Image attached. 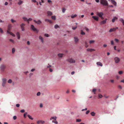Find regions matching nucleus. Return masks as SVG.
<instances>
[{
    "label": "nucleus",
    "mask_w": 124,
    "mask_h": 124,
    "mask_svg": "<svg viewBox=\"0 0 124 124\" xmlns=\"http://www.w3.org/2000/svg\"><path fill=\"white\" fill-rule=\"evenodd\" d=\"M110 81L112 83H113L114 82V80H111Z\"/></svg>",
    "instance_id": "680f3d73"
},
{
    "label": "nucleus",
    "mask_w": 124,
    "mask_h": 124,
    "mask_svg": "<svg viewBox=\"0 0 124 124\" xmlns=\"http://www.w3.org/2000/svg\"><path fill=\"white\" fill-rule=\"evenodd\" d=\"M81 120L80 119H77L76 120V122H81Z\"/></svg>",
    "instance_id": "e433bc0d"
},
{
    "label": "nucleus",
    "mask_w": 124,
    "mask_h": 124,
    "mask_svg": "<svg viewBox=\"0 0 124 124\" xmlns=\"http://www.w3.org/2000/svg\"><path fill=\"white\" fill-rule=\"evenodd\" d=\"M81 34L82 35H84L85 34L82 30H81Z\"/></svg>",
    "instance_id": "c9c22d12"
},
{
    "label": "nucleus",
    "mask_w": 124,
    "mask_h": 124,
    "mask_svg": "<svg viewBox=\"0 0 124 124\" xmlns=\"http://www.w3.org/2000/svg\"><path fill=\"white\" fill-rule=\"evenodd\" d=\"M27 44L28 45H29L30 44V42H29V41H28L27 42Z\"/></svg>",
    "instance_id": "338daca9"
},
{
    "label": "nucleus",
    "mask_w": 124,
    "mask_h": 124,
    "mask_svg": "<svg viewBox=\"0 0 124 124\" xmlns=\"http://www.w3.org/2000/svg\"><path fill=\"white\" fill-rule=\"evenodd\" d=\"M96 64H97V65L100 66L101 67H102V64L100 62H96Z\"/></svg>",
    "instance_id": "aec40b11"
},
{
    "label": "nucleus",
    "mask_w": 124,
    "mask_h": 124,
    "mask_svg": "<svg viewBox=\"0 0 124 124\" xmlns=\"http://www.w3.org/2000/svg\"><path fill=\"white\" fill-rule=\"evenodd\" d=\"M65 9L64 8H62V12L63 13H64L65 12Z\"/></svg>",
    "instance_id": "864d4df0"
},
{
    "label": "nucleus",
    "mask_w": 124,
    "mask_h": 124,
    "mask_svg": "<svg viewBox=\"0 0 124 124\" xmlns=\"http://www.w3.org/2000/svg\"><path fill=\"white\" fill-rule=\"evenodd\" d=\"M39 39L42 42V43H43V38L41 36H39Z\"/></svg>",
    "instance_id": "5701e85b"
},
{
    "label": "nucleus",
    "mask_w": 124,
    "mask_h": 124,
    "mask_svg": "<svg viewBox=\"0 0 124 124\" xmlns=\"http://www.w3.org/2000/svg\"><path fill=\"white\" fill-rule=\"evenodd\" d=\"M49 71L51 72H52L53 71V70L52 69L50 68Z\"/></svg>",
    "instance_id": "e2e57ef3"
},
{
    "label": "nucleus",
    "mask_w": 124,
    "mask_h": 124,
    "mask_svg": "<svg viewBox=\"0 0 124 124\" xmlns=\"http://www.w3.org/2000/svg\"><path fill=\"white\" fill-rule=\"evenodd\" d=\"M56 116L52 117L50 118V120H51L52 119H54L55 120H56Z\"/></svg>",
    "instance_id": "a878e982"
},
{
    "label": "nucleus",
    "mask_w": 124,
    "mask_h": 124,
    "mask_svg": "<svg viewBox=\"0 0 124 124\" xmlns=\"http://www.w3.org/2000/svg\"><path fill=\"white\" fill-rule=\"evenodd\" d=\"M94 42L95 41L94 40H90V41H89V43H90V44L93 43H94Z\"/></svg>",
    "instance_id": "cd10ccee"
},
{
    "label": "nucleus",
    "mask_w": 124,
    "mask_h": 124,
    "mask_svg": "<svg viewBox=\"0 0 124 124\" xmlns=\"http://www.w3.org/2000/svg\"><path fill=\"white\" fill-rule=\"evenodd\" d=\"M3 32L2 31V29L1 28H0V32L1 33H2Z\"/></svg>",
    "instance_id": "0e129e2a"
},
{
    "label": "nucleus",
    "mask_w": 124,
    "mask_h": 124,
    "mask_svg": "<svg viewBox=\"0 0 124 124\" xmlns=\"http://www.w3.org/2000/svg\"><path fill=\"white\" fill-rule=\"evenodd\" d=\"M87 110V108H86L85 109H83L82 110V111H83L84 110Z\"/></svg>",
    "instance_id": "052dcab7"
},
{
    "label": "nucleus",
    "mask_w": 124,
    "mask_h": 124,
    "mask_svg": "<svg viewBox=\"0 0 124 124\" xmlns=\"http://www.w3.org/2000/svg\"><path fill=\"white\" fill-rule=\"evenodd\" d=\"M76 28H77V26H76V27H72V29L73 30H75L76 29Z\"/></svg>",
    "instance_id": "de8ad7c7"
},
{
    "label": "nucleus",
    "mask_w": 124,
    "mask_h": 124,
    "mask_svg": "<svg viewBox=\"0 0 124 124\" xmlns=\"http://www.w3.org/2000/svg\"><path fill=\"white\" fill-rule=\"evenodd\" d=\"M100 3L104 6H108V2L106 0H100Z\"/></svg>",
    "instance_id": "f03ea898"
},
{
    "label": "nucleus",
    "mask_w": 124,
    "mask_h": 124,
    "mask_svg": "<svg viewBox=\"0 0 124 124\" xmlns=\"http://www.w3.org/2000/svg\"><path fill=\"white\" fill-rule=\"evenodd\" d=\"M87 51H88L92 52L95 51V50L92 48H88V49H87Z\"/></svg>",
    "instance_id": "dca6fc26"
},
{
    "label": "nucleus",
    "mask_w": 124,
    "mask_h": 124,
    "mask_svg": "<svg viewBox=\"0 0 124 124\" xmlns=\"http://www.w3.org/2000/svg\"><path fill=\"white\" fill-rule=\"evenodd\" d=\"M92 18L97 21L99 20V17L97 16H92Z\"/></svg>",
    "instance_id": "9b49d317"
},
{
    "label": "nucleus",
    "mask_w": 124,
    "mask_h": 124,
    "mask_svg": "<svg viewBox=\"0 0 124 124\" xmlns=\"http://www.w3.org/2000/svg\"><path fill=\"white\" fill-rule=\"evenodd\" d=\"M9 41H10L13 43H14V40H13L12 39H10V40H9Z\"/></svg>",
    "instance_id": "49530a36"
},
{
    "label": "nucleus",
    "mask_w": 124,
    "mask_h": 124,
    "mask_svg": "<svg viewBox=\"0 0 124 124\" xmlns=\"http://www.w3.org/2000/svg\"><path fill=\"white\" fill-rule=\"evenodd\" d=\"M91 115L92 116H94L95 115V113L94 112H92L91 113Z\"/></svg>",
    "instance_id": "7c9ffc66"
},
{
    "label": "nucleus",
    "mask_w": 124,
    "mask_h": 124,
    "mask_svg": "<svg viewBox=\"0 0 124 124\" xmlns=\"http://www.w3.org/2000/svg\"><path fill=\"white\" fill-rule=\"evenodd\" d=\"M66 61L70 63H74L75 62V60L72 58H69Z\"/></svg>",
    "instance_id": "7ed1b4c3"
},
{
    "label": "nucleus",
    "mask_w": 124,
    "mask_h": 124,
    "mask_svg": "<svg viewBox=\"0 0 124 124\" xmlns=\"http://www.w3.org/2000/svg\"><path fill=\"white\" fill-rule=\"evenodd\" d=\"M118 73L120 75L122 74V73H123V72H122V71H118Z\"/></svg>",
    "instance_id": "79ce46f5"
},
{
    "label": "nucleus",
    "mask_w": 124,
    "mask_h": 124,
    "mask_svg": "<svg viewBox=\"0 0 124 124\" xmlns=\"http://www.w3.org/2000/svg\"><path fill=\"white\" fill-rule=\"evenodd\" d=\"M15 49L14 48H12V53L14 54V53L15 52Z\"/></svg>",
    "instance_id": "4c0bfd02"
},
{
    "label": "nucleus",
    "mask_w": 124,
    "mask_h": 124,
    "mask_svg": "<svg viewBox=\"0 0 124 124\" xmlns=\"http://www.w3.org/2000/svg\"><path fill=\"white\" fill-rule=\"evenodd\" d=\"M118 88H119L120 89H121L122 88L121 86V85H118Z\"/></svg>",
    "instance_id": "8fccbe9b"
},
{
    "label": "nucleus",
    "mask_w": 124,
    "mask_h": 124,
    "mask_svg": "<svg viewBox=\"0 0 124 124\" xmlns=\"http://www.w3.org/2000/svg\"><path fill=\"white\" fill-rule=\"evenodd\" d=\"M117 18L116 17H114V18L112 19V22L113 23H114L115 21V20H116L117 19Z\"/></svg>",
    "instance_id": "a211bd4d"
},
{
    "label": "nucleus",
    "mask_w": 124,
    "mask_h": 124,
    "mask_svg": "<svg viewBox=\"0 0 124 124\" xmlns=\"http://www.w3.org/2000/svg\"><path fill=\"white\" fill-rule=\"evenodd\" d=\"M120 21L123 23V25H124V20L122 18H120Z\"/></svg>",
    "instance_id": "412c9836"
},
{
    "label": "nucleus",
    "mask_w": 124,
    "mask_h": 124,
    "mask_svg": "<svg viewBox=\"0 0 124 124\" xmlns=\"http://www.w3.org/2000/svg\"><path fill=\"white\" fill-rule=\"evenodd\" d=\"M23 3V1L21 0H19L18 1V2H17L18 4L20 5L22 4Z\"/></svg>",
    "instance_id": "6ab92c4d"
},
{
    "label": "nucleus",
    "mask_w": 124,
    "mask_h": 124,
    "mask_svg": "<svg viewBox=\"0 0 124 124\" xmlns=\"http://www.w3.org/2000/svg\"><path fill=\"white\" fill-rule=\"evenodd\" d=\"M52 122L56 124H58V122L56 120H53Z\"/></svg>",
    "instance_id": "473e14b6"
},
{
    "label": "nucleus",
    "mask_w": 124,
    "mask_h": 124,
    "mask_svg": "<svg viewBox=\"0 0 124 124\" xmlns=\"http://www.w3.org/2000/svg\"><path fill=\"white\" fill-rule=\"evenodd\" d=\"M33 21H34L35 23L38 24H40L41 23V22L40 20H39L37 21H36L35 20H33Z\"/></svg>",
    "instance_id": "ddd939ff"
},
{
    "label": "nucleus",
    "mask_w": 124,
    "mask_h": 124,
    "mask_svg": "<svg viewBox=\"0 0 124 124\" xmlns=\"http://www.w3.org/2000/svg\"><path fill=\"white\" fill-rule=\"evenodd\" d=\"M47 14L48 16H51L52 15V13L49 11H48L47 12Z\"/></svg>",
    "instance_id": "393cba45"
},
{
    "label": "nucleus",
    "mask_w": 124,
    "mask_h": 124,
    "mask_svg": "<svg viewBox=\"0 0 124 124\" xmlns=\"http://www.w3.org/2000/svg\"><path fill=\"white\" fill-rule=\"evenodd\" d=\"M40 94V92H38V93H37V95L38 96H39Z\"/></svg>",
    "instance_id": "603ef678"
},
{
    "label": "nucleus",
    "mask_w": 124,
    "mask_h": 124,
    "mask_svg": "<svg viewBox=\"0 0 124 124\" xmlns=\"http://www.w3.org/2000/svg\"><path fill=\"white\" fill-rule=\"evenodd\" d=\"M97 15L99 17H101V19H103V18L102 17V16L103 15V13H102V12H97Z\"/></svg>",
    "instance_id": "39448f33"
},
{
    "label": "nucleus",
    "mask_w": 124,
    "mask_h": 124,
    "mask_svg": "<svg viewBox=\"0 0 124 124\" xmlns=\"http://www.w3.org/2000/svg\"><path fill=\"white\" fill-rule=\"evenodd\" d=\"M111 2L112 4L114 5L115 6H116V3L115 2V1L114 0H111Z\"/></svg>",
    "instance_id": "4468645a"
},
{
    "label": "nucleus",
    "mask_w": 124,
    "mask_h": 124,
    "mask_svg": "<svg viewBox=\"0 0 124 124\" xmlns=\"http://www.w3.org/2000/svg\"><path fill=\"white\" fill-rule=\"evenodd\" d=\"M118 29V27H116V28H111L109 30V32H112L115 31H116V30Z\"/></svg>",
    "instance_id": "423d86ee"
},
{
    "label": "nucleus",
    "mask_w": 124,
    "mask_h": 124,
    "mask_svg": "<svg viewBox=\"0 0 124 124\" xmlns=\"http://www.w3.org/2000/svg\"><path fill=\"white\" fill-rule=\"evenodd\" d=\"M28 116V117H29V118H30V119L32 120H33V118L32 117H31V116H30L29 115H27Z\"/></svg>",
    "instance_id": "72a5a7b5"
},
{
    "label": "nucleus",
    "mask_w": 124,
    "mask_h": 124,
    "mask_svg": "<svg viewBox=\"0 0 124 124\" xmlns=\"http://www.w3.org/2000/svg\"><path fill=\"white\" fill-rule=\"evenodd\" d=\"M63 55V54H58V56L59 57L61 58L62 57Z\"/></svg>",
    "instance_id": "bb28decb"
},
{
    "label": "nucleus",
    "mask_w": 124,
    "mask_h": 124,
    "mask_svg": "<svg viewBox=\"0 0 124 124\" xmlns=\"http://www.w3.org/2000/svg\"><path fill=\"white\" fill-rule=\"evenodd\" d=\"M114 40L117 43L118 42H119V40L117 39H114Z\"/></svg>",
    "instance_id": "a18cd8bd"
},
{
    "label": "nucleus",
    "mask_w": 124,
    "mask_h": 124,
    "mask_svg": "<svg viewBox=\"0 0 124 124\" xmlns=\"http://www.w3.org/2000/svg\"><path fill=\"white\" fill-rule=\"evenodd\" d=\"M44 123V121L40 120L39 121H38L37 122V123L38 124H43Z\"/></svg>",
    "instance_id": "2eb2a0df"
},
{
    "label": "nucleus",
    "mask_w": 124,
    "mask_h": 124,
    "mask_svg": "<svg viewBox=\"0 0 124 124\" xmlns=\"http://www.w3.org/2000/svg\"><path fill=\"white\" fill-rule=\"evenodd\" d=\"M111 45H114V42L113 41V40H112L111 41Z\"/></svg>",
    "instance_id": "6e6d98bb"
},
{
    "label": "nucleus",
    "mask_w": 124,
    "mask_h": 124,
    "mask_svg": "<svg viewBox=\"0 0 124 124\" xmlns=\"http://www.w3.org/2000/svg\"><path fill=\"white\" fill-rule=\"evenodd\" d=\"M107 20V19L106 18L105 19V20L101 21V22H100V24L102 25L105 24Z\"/></svg>",
    "instance_id": "f8f14e48"
},
{
    "label": "nucleus",
    "mask_w": 124,
    "mask_h": 124,
    "mask_svg": "<svg viewBox=\"0 0 124 124\" xmlns=\"http://www.w3.org/2000/svg\"><path fill=\"white\" fill-rule=\"evenodd\" d=\"M16 106L17 107H19V104H16Z\"/></svg>",
    "instance_id": "bf43d9fd"
},
{
    "label": "nucleus",
    "mask_w": 124,
    "mask_h": 124,
    "mask_svg": "<svg viewBox=\"0 0 124 124\" xmlns=\"http://www.w3.org/2000/svg\"><path fill=\"white\" fill-rule=\"evenodd\" d=\"M116 79H118L119 78V76H116Z\"/></svg>",
    "instance_id": "5fc2aeb1"
},
{
    "label": "nucleus",
    "mask_w": 124,
    "mask_h": 124,
    "mask_svg": "<svg viewBox=\"0 0 124 124\" xmlns=\"http://www.w3.org/2000/svg\"><path fill=\"white\" fill-rule=\"evenodd\" d=\"M31 29H32V30L34 31H36L37 32L38 31V30L34 27V26L33 25H31Z\"/></svg>",
    "instance_id": "20e7f679"
},
{
    "label": "nucleus",
    "mask_w": 124,
    "mask_h": 124,
    "mask_svg": "<svg viewBox=\"0 0 124 124\" xmlns=\"http://www.w3.org/2000/svg\"><path fill=\"white\" fill-rule=\"evenodd\" d=\"M12 82V80L11 79H9L8 81V83H11Z\"/></svg>",
    "instance_id": "37998d69"
},
{
    "label": "nucleus",
    "mask_w": 124,
    "mask_h": 124,
    "mask_svg": "<svg viewBox=\"0 0 124 124\" xmlns=\"http://www.w3.org/2000/svg\"><path fill=\"white\" fill-rule=\"evenodd\" d=\"M13 119L14 120H15L16 119V116H13Z\"/></svg>",
    "instance_id": "3c124183"
},
{
    "label": "nucleus",
    "mask_w": 124,
    "mask_h": 124,
    "mask_svg": "<svg viewBox=\"0 0 124 124\" xmlns=\"http://www.w3.org/2000/svg\"><path fill=\"white\" fill-rule=\"evenodd\" d=\"M90 111L89 110H88L86 112V114H88L89 113Z\"/></svg>",
    "instance_id": "13d9d810"
},
{
    "label": "nucleus",
    "mask_w": 124,
    "mask_h": 124,
    "mask_svg": "<svg viewBox=\"0 0 124 124\" xmlns=\"http://www.w3.org/2000/svg\"><path fill=\"white\" fill-rule=\"evenodd\" d=\"M25 26V24L23 23H22L20 25V27L21 28V30L22 31H24V26Z\"/></svg>",
    "instance_id": "9d476101"
},
{
    "label": "nucleus",
    "mask_w": 124,
    "mask_h": 124,
    "mask_svg": "<svg viewBox=\"0 0 124 124\" xmlns=\"http://www.w3.org/2000/svg\"><path fill=\"white\" fill-rule=\"evenodd\" d=\"M2 82H3V83H2V86L4 87L6 82V79L5 78L2 79Z\"/></svg>",
    "instance_id": "0eeeda50"
},
{
    "label": "nucleus",
    "mask_w": 124,
    "mask_h": 124,
    "mask_svg": "<svg viewBox=\"0 0 124 124\" xmlns=\"http://www.w3.org/2000/svg\"><path fill=\"white\" fill-rule=\"evenodd\" d=\"M74 39L75 42L76 43H77L78 42V40H79V39L77 37H74Z\"/></svg>",
    "instance_id": "f3484780"
},
{
    "label": "nucleus",
    "mask_w": 124,
    "mask_h": 124,
    "mask_svg": "<svg viewBox=\"0 0 124 124\" xmlns=\"http://www.w3.org/2000/svg\"><path fill=\"white\" fill-rule=\"evenodd\" d=\"M44 36L46 37H49V35H48V34L46 33L45 34Z\"/></svg>",
    "instance_id": "c03bdc74"
},
{
    "label": "nucleus",
    "mask_w": 124,
    "mask_h": 124,
    "mask_svg": "<svg viewBox=\"0 0 124 124\" xmlns=\"http://www.w3.org/2000/svg\"><path fill=\"white\" fill-rule=\"evenodd\" d=\"M24 109L22 110H20V112L21 113H23L24 112Z\"/></svg>",
    "instance_id": "4d7b16f0"
},
{
    "label": "nucleus",
    "mask_w": 124,
    "mask_h": 124,
    "mask_svg": "<svg viewBox=\"0 0 124 124\" xmlns=\"http://www.w3.org/2000/svg\"><path fill=\"white\" fill-rule=\"evenodd\" d=\"M107 46V45L106 44H104L103 45V46L104 47H106Z\"/></svg>",
    "instance_id": "69168bd1"
},
{
    "label": "nucleus",
    "mask_w": 124,
    "mask_h": 124,
    "mask_svg": "<svg viewBox=\"0 0 124 124\" xmlns=\"http://www.w3.org/2000/svg\"><path fill=\"white\" fill-rule=\"evenodd\" d=\"M6 68V66L4 64H2L1 65L0 69L1 71H3Z\"/></svg>",
    "instance_id": "1a4fd4ad"
},
{
    "label": "nucleus",
    "mask_w": 124,
    "mask_h": 124,
    "mask_svg": "<svg viewBox=\"0 0 124 124\" xmlns=\"http://www.w3.org/2000/svg\"><path fill=\"white\" fill-rule=\"evenodd\" d=\"M121 82H122L123 83H124V79L121 81Z\"/></svg>",
    "instance_id": "774afa93"
},
{
    "label": "nucleus",
    "mask_w": 124,
    "mask_h": 124,
    "mask_svg": "<svg viewBox=\"0 0 124 124\" xmlns=\"http://www.w3.org/2000/svg\"><path fill=\"white\" fill-rule=\"evenodd\" d=\"M77 16V15L76 14H75L74 15H72L71 16V18H73L75 17H76V16Z\"/></svg>",
    "instance_id": "c756f323"
},
{
    "label": "nucleus",
    "mask_w": 124,
    "mask_h": 124,
    "mask_svg": "<svg viewBox=\"0 0 124 124\" xmlns=\"http://www.w3.org/2000/svg\"><path fill=\"white\" fill-rule=\"evenodd\" d=\"M23 21H28V19L26 17H23Z\"/></svg>",
    "instance_id": "c85d7f7f"
},
{
    "label": "nucleus",
    "mask_w": 124,
    "mask_h": 124,
    "mask_svg": "<svg viewBox=\"0 0 124 124\" xmlns=\"http://www.w3.org/2000/svg\"><path fill=\"white\" fill-rule=\"evenodd\" d=\"M52 19L54 20H55L56 18H55V16H52Z\"/></svg>",
    "instance_id": "f704fd0d"
},
{
    "label": "nucleus",
    "mask_w": 124,
    "mask_h": 124,
    "mask_svg": "<svg viewBox=\"0 0 124 124\" xmlns=\"http://www.w3.org/2000/svg\"><path fill=\"white\" fill-rule=\"evenodd\" d=\"M11 24H9L8 25V30L7 31V33L10 34L12 35L13 36L15 37V34L12 33L11 32L9 31L11 30Z\"/></svg>",
    "instance_id": "f257e3e1"
},
{
    "label": "nucleus",
    "mask_w": 124,
    "mask_h": 124,
    "mask_svg": "<svg viewBox=\"0 0 124 124\" xmlns=\"http://www.w3.org/2000/svg\"><path fill=\"white\" fill-rule=\"evenodd\" d=\"M17 34V36L18 39H20V36L19 32H17V34Z\"/></svg>",
    "instance_id": "4be33fe9"
},
{
    "label": "nucleus",
    "mask_w": 124,
    "mask_h": 124,
    "mask_svg": "<svg viewBox=\"0 0 124 124\" xmlns=\"http://www.w3.org/2000/svg\"><path fill=\"white\" fill-rule=\"evenodd\" d=\"M114 60H115V62L116 63H117L120 61V59L118 57H116L114 58Z\"/></svg>",
    "instance_id": "6e6552de"
},
{
    "label": "nucleus",
    "mask_w": 124,
    "mask_h": 124,
    "mask_svg": "<svg viewBox=\"0 0 124 124\" xmlns=\"http://www.w3.org/2000/svg\"><path fill=\"white\" fill-rule=\"evenodd\" d=\"M58 27H59L57 24H56L54 26L55 29H57Z\"/></svg>",
    "instance_id": "a19ab883"
},
{
    "label": "nucleus",
    "mask_w": 124,
    "mask_h": 124,
    "mask_svg": "<svg viewBox=\"0 0 124 124\" xmlns=\"http://www.w3.org/2000/svg\"><path fill=\"white\" fill-rule=\"evenodd\" d=\"M45 21L48 22L50 23H52V21L48 19H45Z\"/></svg>",
    "instance_id": "b1692460"
},
{
    "label": "nucleus",
    "mask_w": 124,
    "mask_h": 124,
    "mask_svg": "<svg viewBox=\"0 0 124 124\" xmlns=\"http://www.w3.org/2000/svg\"><path fill=\"white\" fill-rule=\"evenodd\" d=\"M96 89H93V90H92V92L94 93V94H95V91H96Z\"/></svg>",
    "instance_id": "ea45409f"
},
{
    "label": "nucleus",
    "mask_w": 124,
    "mask_h": 124,
    "mask_svg": "<svg viewBox=\"0 0 124 124\" xmlns=\"http://www.w3.org/2000/svg\"><path fill=\"white\" fill-rule=\"evenodd\" d=\"M27 112H25V113H24V114H23V117H24V118H26V115H27Z\"/></svg>",
    "instance_id": "58836bf2"
},
{
    "label": "nucleus",
    "mask_w": 124,
    "mask_h": 124,
    "mask_svg": "<svg viewBox=\"0 0 124 124\" xmlns=\"http://www.w3.org/2000/svg\"><path fill=\"white\" fill-rule=\"evenodd\" d=\"M11 22H12L13 23H14V22H15V21L13 20L12 19H11Z\"/></svg>",
    "instance_id": "09e8293b"
},
{
    "label": "nucleus",
    "mask_w": 124,
    "mask_h": 124,
    "mask_svg": "<svg viewBox=\"0 0 124 124\" xmlns=\"http://www.w3.org/2000/svg\"><path fill=\"white\" fill-rule=\"evenodd\" d=\"M103 96L101 94L99 93L98 94V97L99 98H102Z\"/></svg>",
    "instance_id": "2f4dec72"
}]
</instances>
